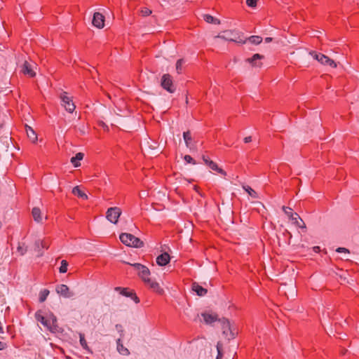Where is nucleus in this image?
<instances>
[{"instance_id": "f257e3e1", "label": "nucleus", "mask_w": 359, "mask_h": 359, "mask_svg": "<svg viewBox=\"0 0 359 359\" xmlns=\"http://www.w3.org/2000/svg\"><path fill=\"white\" fill-rule=\"evenodd\" d=\"M129 264L134 267V269L137 271L139 277L151 290H153L154 292L158 294H161L163 292V289L160 287L159 284L157 282L152 280L149 278L150 271L148 269V267L140 263H134Z\"/></svg>"}, {"instance_id": "f03ea898", "label": "nucleus", "mask_w": 359, "mask_h": 359, "mask_svg": "<svg viewBox=\"0 0 359 359\" xmlns=\"http://www.w3.org/2000/svg\"><path fill=\"white\" fill-rule=\"evenodd\" d=\"M35 318L37 321L40 322L50 332L55 333L58 331L57 318L53 313H50L45 317L38 311L35 313Z\"/></svg>"}, {"instance_id": "7ed1b4c3", "label": "nucleus", "mask_w": 359, "mask_h": 359, "mask_svg": "<svg viewBox=\"0 0 359 359\" xmlns=\"http://www.w3.org/2000/svg\"><path fill=\"white\" fill-rule=\"evenodd\" d=\"M120 241L127 246L140 248L144 246V242L134 235L122 233L119 236Z\"/></svg>"}, {"instance_id": "20e7f679", "label": "nucleus", "mask_w": 359, "mask_h": 359, "mask_svg": "<svg viewBox=\"0 0 359 359\" xmlns=\"http://www.w3.org/2000/svg\"><path fill=\"white\" fill-rule=\"evenodd\" d=\"M215 38H219L226 41H233L241 44L246 43V40L241 39L238 33L232 30L224 31L221 34L216 36Z\"/></svg>"}, {"instance_id": "39448f33", "label": "nucleus", "mask_w": 359, "mask_h": 359, "mask_svg": "<svg viewBox=\"0 0 359 359\" xmlns=\"http://www.w3.org/2000/svg\"><path fill=\"white\" fill-rule=\"evenodd\" d=\"M60 98L61 100V105L64 107L67 111L72 113L75 110L76 106L72 97L67 95V93L62 92L60 95Z\"/></svg>"}, {"instance_id": "423d86ee", "label": "nucleus", "mask_w": 359, "mask_h": 359, "mask_svg": "<svg viewBox=\"0 0 359 359\" xmlns=\"http://www.w3.org/2000/svg\"><path fill=\"white\" fill-rule=\"evenodd\" d=\"M310 54L316 60H318L320 64H322L323 65L330 66V67H334V68L337 67V64L335 63V62L333 60H332L330 57H328L327 56H326L325 55H324V54L317 53H316L314 51L310 52Z\"/></svg>"}, {"instance_id": "0eeeda50", "label": "nucleus", "mask_w": 359, "mask_h": 359, "mask_svg": "<svg viewBox=\"0 0 359 359\" xmlns=\"http://www.w3.org/2000/svg\"><path fill=\"white\" fill-rule=\"evenodd\" d=\"M121 215V210L118 207L109 208L106 212L107 219L113 224L118 222V218Z\"/></svg>"}, {"instance_id": "6e6552de", "label": "nucleus", "mask_w": 359, "mask_h": 359, "mask_svg": "<svg viewBox=\"0 0 359 359\" xmlns=\"http://www.w3.org/2000/svg\"><path fill=\"white\" fill-rule=\"evenodd\" d=\"M219 322H220L222 325L223 334L228 337V339L234 338L235 334L231 329V325L229 320L223 318L222 319H219Z\"/></svg>"}, {"instance_id": "1a4fd4ad", "label": "nucleus", "mask_w": 359, "mask_h": 359, "mask_svg": "<svg viewBox=\"0 0 359 359\" xmlns=\"http://www.w3.org/2000/svg\"><path fill=\"white\" fill-rule=\"evenodd\" d=\"M161 86L168 91L169 93H173L175 90V87L173 85L172 77L170 74H163L161 81Z\"/></svg>"}, {"instance_id": "9d476101", "label": "nucleus", "mask_w": 359, "mask_h": 359, "mask_svg": "<svg viewBox=\"0 0 359 359\" xmlns=\"http://www.w3.org/2000/svg\"><path fill=\"white\" fill-rule=\"evenodd\" d=\"M55 291L58 294L65 298H71L74 295V293L69 290L67 285L65 284L57 285Z\"/></svg>"}, {"instance_id": "9b49d317", "label": "nucleus", "mask_w": 359, "mask_h": 359, "mask_svg": "<svg viewBox=\"0 0 359 359\" xmlns=\"http://www.w3.org/2000/svg\"><path fill=\"white\" fill-rule=\"evenodd\" d=\"M92 23L97 28H103L104 26V16L99 12L95 13Z\"/></svg>"}, {"instance_id": "f8f14e48", "label": "nucleus", "mask_w": 359, "mask_h": 359, "mask_svg": "<svg viewBox=\"0 0 359 359\" xmlns=\"http://www.w3.org/2000/svg\"><path fill=\"white\" fill-rule=\"evenodd\" d=\"M115 290L118 291L120 292V294H122L123 296H125L127 297H131L132 299L137 304L140 302V299L135 294V293H134L133 292H128L127 290V288L116 287H115Z\"/></svg>"}, {"instance_id": "ddd939ff", "label": "nucleus", "mask_w": 359, "mask_h": 359, "mask_svg": "<svg viewBox=\"0 0 359 359\" xmlns=\"http://www.w3.org/2000/svg\"><path fill=\"white\" fill-rule=\"evenodd\" d=\"M183 138L188 148L190 149L195 148V142L193 140L191 133L189 130L183 133Z\"/></svg>"}, {"instance_id": "4468645a", "label": "nucleus", "mask_w": 359, "mask_h": 359, "mask_svg": "<svg viewBox=\"0 0 359 359\" xmlns=\"http://www.w3.org/2000/svg\"><path fill=\"white\" fill-rule=\"evenodd\" d=\"M264 57L262 55H260L259 53H256L253 55L252 57L248 58L246 61L251 64L253 67H261L262 62H257V60H260L263 59Z\"/></svg>"}, {"instance_id": "2eb2a0df", "label": "nucleus", "mask_w": 359, "mask_h": 359, "mask_svg": "<svg viewBox=\"0 0 359 359\" xmlns=\"http://www.w3.org/2000/svg\"><path fill=\"white\" fill-rule=\"evenodd\" d=\"M21 71L24 74L28 75L30 77H34L36 75V73L33 70L32 65L27 61H25Z\"/></svg>"}, {"instance_id": "dca6fc26", "label": "nucleus", "mask_w": 359, "mask_h": 359, "mask_svg": "<svg viewBox=\"0 0 359 359\" xmlns=\"http://www.w3.org/2000/svg\"><path fill=\"white\" fill-rule=\"evenodd\" d=\"M201 316L206 324H211L219 320L218 316L215 313H203Z\"/></svg>"}, {"instance_id": "f3484780", "label": "nucleus", "mask_w": 359, "mask_h": 359, "mask_svg": "<svg viewBox=\"0 0 359 359\" xmlns=\"http://www.w3.org/2000/svg\"><path fill=\"white\" fill-rule=\"evenodd\" d=\"M170 255L167 252L161 254L156 257V263L159 266H165L170 261Z\"/></svg>"}, {"instance_id": "a211bd4d", "label": "nucleus", "mask_w": 359, "mask_h": 359, "mask_svg": "<svg viewBox=\"0 0 359 359\" xmlns=\"http://www.w3.org/2000/svg\"><path fill=\"white\" fill-rule=\"evenodd\" d=\"M290 220L294 224L301 229H306V224L302 219L299 217V215L294 212V217H292Z\"/></svg>"}, {"instance_id": "6ab92c4d", "label": "nucleus", "mask_w": 359, "mask_h": 359, "mask_svg": "<svg viewBox=\"0 0 359 359\" xmlns=\"http://www.w3.org/2000/svg\"><path fill=\"white\" fill-rule=\"evenodd\" d=\"M192 290L200 297L205 296L208 292L205 288H203L196 283L192 284Z\"/></svg>"}, {"instance_id": "aec40b11", "label": "nucleus", "mask_w": 359, "mask_h": 359, "mask_svg": "<svg viewBox=\"0 0 359 359\" xmlns=\"http://www.w3.org/2000/svg\"><path fill=\"white\" fill-rule=\"evenodd\" d=\"M116 345H117V351L120 354L123 355H130L129 350L123 345L121 338H119L116 340Z\"/></svg>"}, {"instance_id": "412c9836", "label": "nucleus", "mask_w": 359, "mask_h": 359, "mask_svg": "<svg viewBox=\"0 0 359 359\" xmlns=\"http://www.w3.org/2000/svg\"><path fill=\"white\" fill-rule=\"evenodd\" d=\"M84 156V154L81 152H79L76 154L75 156L72 157L71 158V163L74 165L75 168H77L81 165V163H79L80 161L83 159Z\"/></svg>"}, {"instance_id": "4be33fe9", "label": "nucleus", "mask_w": 359, "mask_h": 359, "mask_svg": "<svg viewBox=\"0 0 359 359\" xmlns=\"http://www.w3.org/2000/svg\"><path fill=\"white\" fill-rule=\"evenodd\" d=\"M32 217L36 222H41V211L39 208H34L32 210Z\"/></svg>"}, {"instance_id": "5701e85b", "label": "nucleus", "mask_w": 359, "mask_h": 359, "mask_svg": "<svg viewBox=\"0 0 359 359\" xmlns=\"http://www.w3.org/2000/svg\"><path fill=\"white\" fill-rule=\"evenodd\" d=\"M26 133L28 138L32 142H35L37 140V135L35 131L31 127L26 126Z\"/></svg>"}, {"instance_id": "b1692460", "label": "nucleus", "mask_w": 359, "mask_h": 359, "mask_svg": "<svg viewBox=\"0 0 359 359\" xmlns=\"http://www.w3.org/2000/svg\"><path fill=\"white\" fill-rule=\"evenodd\" d=\"M210 168H211L213 170H215L218 172L219 173L222 174V175L225 176L226 175V172L222 168H219L216 163L211 161L210 162H208Z\"/></svg>"}, {"instance_id": "393cba45", "label": "nucleus", "mask_w": 359, "mask_h": 359, "mask_svg": "<svg viewBox=\"0 0 359 359\" xmlns=\"http://www.w3.org/2000/svg\"><path fill=\"white\" fill-rule=\"evenodd\" d=\"M203 20L208 23H211V24H215V25L220 24V20L219 19L215 18L209 14L203 15Z\"/></svg>"}, {"instance_id": "a878e982", "label": "nucleus", "mask_w": 359, "mask_h": 359, "mask_svg": "<svg viewBox=\"0 0 359 359\" xmlns=\"http://www.w3.org/2000/svg\"><path fill=\"white\" fill-rule=\"evenodd\" d=\"M72 193L74 195H77L79 197H80L83 199H85V200L88 199V196L80 189L79 186H76L73 188Z\"/></svg>"}, {"instance_id": "bb28decb", "label": "nucleus", "mask_w": 359, "mask_h": 359, "mask_svg": "<svg viewBox=\"0 0 359 359\" xmlns=\"http://www.w3.org/2000/svg\"><path fill=\"white\" fill-rule=\"evenodd\" d=\"M79 339L80 344L83 347V348H84L85 350L88 351L90 353H92V351L90 349L85 339L84 334L79 333Z\"/></svg>"}, {"instance_id": "cd10ccee", "label": "nucleus", "mask_w": 359, "mask_h": 359, "mask_svg": "<svg viewBox=\"0 0 359 359\" xmlns=\"http://www.w3.org/2000/svg\"><path fill=\"white\" fill-rule=\"evenodd\" d=\"M245 40L246 41H250L252 44L259 45L262 43V38L259 36H251Z\"/></svg>"}, {"instance_id": "c85d7f7f", "label": "nucleus", "mask_w": 359, "mask_h": 359, "mask_svg": "<svg viewBox=\"0 0 359 359\" xmlns=\"http://www.w3.org/2000/svg\"><path fill=\"white\" fill-rule=\"evenodd\" d=\"M50 292L47 289H44L41 290L39 293V302H43L46 301L47 297L48 296Z\"/></svg>"}, {"instance_id": "c756f323", "label": "nucleus", "mask_w": 359, "mask_h": 359, "mask_svg": "<svg viewBox=\"0 0 359 359\" xmlns=\"http://www.w3.org/2000/svg\"><path fill=\"white\" fill-rule=\"evenodd\" d=\"M147 145L151 151H154V150L158 149V143L153 140H150L149 141H147Z\"/></svg>"}, {"instance_id": "7c9ffc66", "label": "nucleus", "mask_w": 359, "mask_h": 359, "mask_svg": "<svg viewBox=\"0 0 359 359\" xmlns=\"http://www.w3.org/2000/svg\"><path fill=\"white\" fill-rule=\"evenodd\" d=\"M282 210H283V212H285V214L288 217V218L290 219L292 217H294V213L292 212V209L289 208V207H286V206H283L282 207Z\"/></svg>"}, {"instance_id": "2f4dec72", "label": "nucleus", "mask_w": 359, "mask_h": 359, "mask_svg": "<svg viewBox=\"0 0 359 359\" xmlns=\"http://www.w3.org/2000/svg\"><path fill=\"white\" fill-rule=\"evenodd\" d=\"M243 189L248 193V194L252 198H256L257 197V192L249 186H243Z\"/></svg>"}, {"instance_id": "473e14b6", "label": "nucleus", "mask_w": 359, "mask_h": 359, "mask_svg": "<svg viewBox=\"0 0 359 359\" xmlns=\"http://www.w3.org/2000/svg\"><path fill=\"white\" fill-rule=\"evenodd\" d=\"M67 267H68V262L65 259L62 260L60 267L59 268L60 273H66L67 271Z\"/></svg>"}, {"instance_id": "72a5a7b5", "label": "nucleus", "mask_w": 359, "mask_h": 359, "mask_svg": "<svg viewBox=\"0 0 359 359\" xmlns=\"http://www.w3.org/2000/svg\"><path fill=\"white\" fill-rule=\"evenodd\" d=\"M17 250L20 255H24L27 251V248L24 243H19Z\"/></svg>"}, {"instance_id": "f704fd0d", "label": "nucleus", "mask_w": 359, "mask_h": 359, "mask_svg": "<svg viewBox=\"0 0 359 359\" xmlns=\"http://www.w3.org/2000/svg\"><path fill=\"white\" fill-rule=\"evenodd\" d=\"M35 250L39 252V256L43 255V252H41V245H43V241L37 240L35 241Z\"/></svg>"}, {"instance_id": "c9c22d12", "label": "nucleus", "mask_w": 359, "mask_h": 359, "mask_svg": "<svg viewBox=\"0 0 359 359\" xmlns=\"http://www.w3.org/2000/svg\"><path fill=\"white\" fill-rule=\"evenodd\" d=\"M217 355L216 359H222L223 356L222 353V344L219 341L217 344Z\"/></svg>"}, {"instance_id": "e433bc0d", "label": "nucleus", "mask_w": 359, "mask_h": 359, "mask_svg": "<svg viewBox=\"0 0 359 359\" xmlns=\"http://www.w3.org/2000/svg\"><path fill=\"white\" fill-rule=\"evenodd\" d=\"M141 14L142 16H148L150 14H151V11L147 8H143L141 11H140Z\"/></svg>"}, {"instance_id": "4c0bfd02", "label": "nucleus", "mask_w": 359, "mask_h": 359, "mask_svg": "<svg viewBox=\"0 0 359 359\" xmlns=\"http://www.w3.org/2000/svg\"><path fill=\"white\" fill-rule=\"evenodd\" d=\"M184 161L187 163H192V164H196V161L194 160V158L189 156V155H185L184 157Z\"/></svg>"}, {"instance_id": "58836bf2", "label": "nucleus", "mask_w": 359, "mask_h": 359, "mask_svg": "<svg viewBox=\"0 0 359 359\" xmlns=\"http://www.w3.org/2000/svg\"><path fill=\"white\" fill-rule=\"evenodd\" d=\"M257 0H247L246 4L250 7H255L257 6Z\"/></svg>"}, {"instance_id": "ea45409f", "label": "nucleus", "mask_w": 359, "mask_h": 359, "mask_svg": "<svg viewBox=\"0 0 359 359\" xmlns=\"http://www.w3.org/2000/svg\"><path fill=\"white\" fill-rule=\"evenodd\" d=\"M336 251L337 252H339V253H341V252H345V253H350V251L348 249L346 248H341V247H339L338 248Z\"/></svg>"}, {"instance_id": "a19ab883", "label": "nucleus", "mask_w": 359, "mask_h": 359, "mask_svg": "<svg viewBox=\"0 0 359 359\" xmlns=\"http://www.w3.org/2000/svg\"><path fill=\"white\" fill-rule=\"evenodd\" d=\"M116 329L117 330L118 332H121V337H123V330L122 329V326L119 324H117L116 325Z\"/></svg>"}, {"instance_id": "79ce46f5", "label": "nucleus", "mask_w": 359, "mask_h": 359, "mask_svg": "<svg viewBox=\"0 0 359 359\" xmlns=\"http://www.w3.org/2000/svg\"><path fill=\"white\" fill-rule=\"evenodd\" d=\"M252 141V137L251 136H248V137H245L244 138V142L245 143H249Z\"/></svg>"}, {"instance_id": "37998d69", "label": "nucleus", "mask_w": 359, "mask_h": 359, "mask_svg": "<svg viewBox=\"0 0 359 359\" xmlns=\"http://www.w3.org/2000/svg\"><path fill=\"white\" fill-rule=\"evenodd\" d=\"M100 126H102L104 130H108V126L103 122V121H100Z\"/></svg>"}, {"instance_id": "c03bdc74", "label": "nucleus", "mask_w": 359, "mask_h": 359, "mask_svg": "<svg viewBox=\"0 0 359 359\" xmlns=\"http://www.w3.org/2000/svg\"><path fill=\"white\" fill-rule=\"evenodd\" d=\"M6 345L5 343L0 341V351L4 350L6 348Z\"/></svg>"}, {"instance_id": "a18cd8bd", "label": "nucleus", "mask_w": 359, "mask_h": 359, "mask_svg": "<svg viewBox=\"0 0 359 359\" xmlns=\"http://www.w3.org/2000/svg\"><path fill=\"white\" fill-rule=\"evenodd\" d=\"M203 161L205 162V163L208 165V162H210L211 161V160L208 159V158H206L205 156H203Z\"/></svg>"}, {"instance_id": "49530a36", "label": "nucleus", "mask_w": 359, "mask_h": 359, "mask_svg": "<svg viewBox=\"0 0 359 359\" xmlns=\"http://www.w3.org/2000/svg\"><path fill=\"white\" fill-rule=\"evenodd\" d=\"M264 40H265L266 43H270V42H271L273 41V38H271V37H266V38H265Z\"/></svg>"}, {"instance_id": "de8ad7c7", "label": "nucleus", "mask_w": 359, "mask_h": 359, "mask_svg": "<svg viewBox=\"0 0 359 359\" xmlns=\"http://www.w3.org/2000/svg\"><path fill=\"white\" fill-rule=\"evenodd\" d=\"M41 248L48 249V246L46 242L43 241V245H41Z\"/></svg>"}, {"instance_id": "09e8293b", "label": "nucleus", "mask_w": 359, "mask_h": 359, "mask_svg": "<svg viewBox=\"0 0 359 359\" xmlns=\"http://www.w3.org/2000/svg\"><path fill=\"white\" fill-rule=\"evenodd\" d=\"M175 66L177 69L180 68V59L176 61Z\"/></svg>"}, {"instance_id": "8fccbe9b", "label": "nucleus", "mask_w": 359, "mask_h": 359, "mask_svg": "<svg viewBox=\"0 0 359 359\" xmlns=\"http://www.w3.org/2000/svg\"><path fill=\"white\" fill-rule=\"evenodd\" d=\"M313 250H314V251H315L316 252H319V250H320V247H318V246H316V247H314V248H313Z\"/></svg>"}, {"instance_id": "3c124183", "label": "nucleus", "mask_w": 359, "mask_h": 359, "mask_svg": "<svg viewBox=\"0 0 359 359\" xmlns=\"http://www.w3.org/2000/svg\"><path fill=\"white\" fill-rule=\"evenodd\" d=\"M185 102H186V104H189V100H188V96H187V95H186V97H185Z\"/></svg>"}, {"instance_id": "603ef678", "label": "nucleus", "mask_w": 359, "mask_h": 359, "mask_svg": "<svg viewBox=\"0 0 359 359\" xmlns=\"http://www.w3.org/2000/svg\"><path fill=\"white\" fill-rule=\"evenodd\" d=\"M198 189H199V187H197V186H194V189H195L197 192H198Z\"/></svg>"}, {"instance_id": "864d4df0", "label": "nucleus", "mask_w": 359, "mask_h": 359, "mask_svg": "<svg viewBox=\"0 0 359 359\" xmlns=\"http://www.w3.org/2000/svg\"><path fill=\"white\" fill-rule=\"evenodd\" d=\"M3 91L2 88H0V93Z\"/></svg>"}]
</instances>
